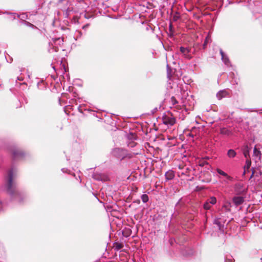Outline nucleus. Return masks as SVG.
<instances>
[{"label": "nucleus", "mask_w": 262, "mask_h": 262, "mask_svg": "<svg viewBox=\"0 0 262 262\" xmlns=\"http://www.w3.org/2000/svg\"><path fill=\"white\" fill-rule=\"evenodd\" d=\"M244 155L245 157L246 158V159H249L248 157H249V154L248 151H244Z\"/></svg>", "instance_id": "nucleus-28"}, {"label": "nucleus", "mask_w": 262, "mask_h": 262, "mask_svg": "<svg viewBox=\"0 0 262 262\" xmlns=\"http://www.w3.org/2000/svg\"><path fill=\"white\" fill-rule=\"evenodd\" d=\"M261 151L257 149V148L255 146L253 148V156L255 158V160H260L261 159Z\"/></svg>", "instance_id": "nucleus-9"}, {"label": "nucleus", "mask_w": 262, "mask_h": 262, "mask_svg": "<svg viewBox=\"0 0 262 262\" xmlns=\"http://www.w3.org/2000/svg\"><path fill=\"white\" fill-rule=\"evenodd\" d=\"M14 177V169L12 168L8 172V175L6 178L5 187L7 192L12 198H14L17 196H19L20 194L17 189L15 183L13 181Z\"/></svg>", "instance_id": "nucleus-1"}, {"label": "nucleus", "mask_w": 262, "mask_h": 262, "mask_svg": "<svg viewBox=\"0 0 262 262\" xmlns=\"http://www.w3.org/2000/svg\"><path fill=\"white\" fill-rule=\"evenodd\" d=\"M18 80H22L23 79H20L19 78H18Z\"/></svg>", "instance_id": "nucleus-42"}, {"label": "nucleus", "mask_w": 262, "mask_h": 262, "mask_svg": "<svg viewBox=\"0 0 262 262\" xmlns=\"http://www.w3.org/2000/svg\"><path fill=\"white\" fill-rule=\"evenodd\" d=\"M17 16L18 17H19L20 19L22 20H25V19L28 18V15L26 13H23V14H20V15H17ZM24 22H25V24L29 26H33V25L32 24H31V23H30L28 21H24Z\"/></svg>", "instance_id": "nucleus-16"}, {"label": "nucleus", "mask_w": 262, "mask_h": 262, "mask_svg": "<svg viewBox=\"0 0 262 262\" xmlns=\"http://www.w3.org/2000/svg\"><path fill=\"white\" fill-rule=\"evenodd\" d=\"M123 247V245L121 243H116L115 248L117 250H119Z\"/></svg>", "instance_id": "nucleus-24"}, {"label": "nucleus", "mask_w": 262, "mask_h": 262, "mask_svg": "<svg viewBox=\"0 0 262 262\" xmlns=\"http://www.w3.org/2000/svg\"><path fill=\"white\" fill-rule=\"evenodd\" d=\"M216 171H217V172L219 174H221V175L226 177L227 178V179L229 181H232L233 180V178L232 177H231V176H229L227 173H226L225 172H224L222 170L217 168L216 169Z\"/></svg>", "instance_id": "nucleus-12"}, {"label": "nucleus", "mask_w": 262, "mask_h": 262, "mask_svg": "<svg viewBox=\"0 0 262 262\" xmlns=\"http://www.w3.org/2000/svg\"><path fill=\"white\" fill-rule=\"evenodd\" d=\"M256 174V172H255V170L254 169V168H252V174L250 176V179H251L254 175V174Z\"/></svg>", "instance_id": "nucleus-30"}, {"label": "nucleus", "mask_w": 262, "mask_h": 262, "mask_svg": "<svg viewBox=\"0 0 262 262\" xmlns=\"http://www.w3.org/2000/svg\"><path fill=\"white\" fill-rule=\"evenodd\" d=\"M227 156L230 158H233L236 156V152L234 150L230 149L227 151Z\"/></svg>", "instance_id": "nucleus-17"}, {"label": "nucleus", "mask_w": 262, "mask_h": 262, "mask_svg": "<svg viewBox=\"0 0 262 262\" xmlns=\"http://www.w3.org/2000/svg\"><path fill=\"white\" fill-rule=\"evenodd\" d=\"M53 68L55 70V67H53Z\"/></svg>", "instance_id": "nucleus-45"}, {"label": "nucleus", "mask_w": 262, "mask_h": 262, "mask_svg": "<svg viewBox=\"0 0 262 262\" xmlns=\"http://www.w3.org/2000/svg\"><path fill=\"white\" fill-rule=\"evenodd\" d=\"M63 39L60 38L53 39V42H51V45L50 44V47L49 51L50 53L54 52H57L59 50L57 45H60L63 44Z\"/></svg>", "instance_id": "nucleus-3"}, {"label": "nucleus", "mask_w": 262, "mask_h": 262, "mask_svg": "<svg viewBox=\"0 0 262 262\" xmlns=\"http://www.w3.org/2000/svg\"><path fill=\"white\" fill-rule=\"evenodd\" d=\"M225 262H233V259L231 257H230V258L226 257L225 259Z\"/></svg>", "instance_id": "nucleus-29"}, {"label": "nucleus", "mask_w": 262, "mask_h": 262, "mask_svg": "<svg viewBox=\"0 0 262 262\" xmlns=\"http://www.w3.org/2000/svg\"><path fill=\"white\" fill-rule=\"evenodd\" d=\"M139 154V152H129L125 149L124 159H131L133 157H134L135 155H137Z\"/></svg>", "instance_id": "nucleus-13"}, {"label": "nucleus", "mask_w": 262, "mask_h": 262, "mask_svg": "<svg viewBox=\"0 0 262 262\" xmlns=\"http://www.w3.org/2000/svg\"><path fill=\"white\" fill-rule=\"evenodd\" d=\"M169 31L170 33V35H172L173 34V26L171 24H170L169 25Z\"/></svg>", "instance_id": "nucleus-27"}, {"label": "nucleus", "mask_w": 262, "mask_h": 262, "mask_svg": "<svg viewBox=\"0 0 262 262\" xmlns=\"http://www.w3.org/2000/svg\"><path fill=\"white\" fill-rule=\"evenodd\" d=\"M1 52H2V51H1V50H0V53H1Z\"/></svg>", "instance_id": "nucleus-46"}, {"label": "nucleus", "mask_w": 262, "mask_h": 262, "mask_svg": "<svg viewBox=\"0 0 262 262\" xmlns=\"http://www.w3.org/2000/svg\"><path fill=\"white\" fill-rule=\"evenodd\" d=\"M211 204L206 201L203 205V207L206 210H209L211 208Z\"/></svg>", "instance_id": "nucleus-23"}, {"label": "nucleus", "mask_w": 262, "mask_h": 262, "mask_svg": "<svg viewBox=\"0 0 262 262\" xmlns=\"http://www.w3.org/2000/svg\"><path fill=\"white\" fill-rule=\"evenodd\" d=\"M12 154L13 158L16 159L19 158H22L24 156V152L17 149H14L12 150Z\"/></svg>", "instance_id": "nucleus-7"}, {"label": "nucleus", "mask_w": 262, "mask_h": 262, "mask_svg": "<svg viewBox=\"0 0 262 262\" xmlns=\"http://www.w3.org/2000/svg\"><path fill=\"white\" fill-rule=\"evenodd\" d=\"M213 223L217 226L220 230H223L224 228V222L222 220L221 218L216 217L213 221Z\"/></svg>", "instance_id": "nucleus-6"}, {"label": "nucleus", "mask_w": 262, "mask_h": 262, "mask_svg": "<svg viewBox=\"0 0 262 262\" xmlns=\"http://www.w3.org/2000/svg\"><path fill=\"white\" fill-rule=\"evenodd\" d=\"M136 143L134 141H129L127 142V146L129 147H134L136 146Z\"/></svg>", "instance_id": "nucleus-25"}, {"label": "nucleus", "mask_w": 262, "mask_h": 262, "mask_svg": "<svg viewBox=\"0 0 262 262\" xmlns=\"http://www.w3.org/2000/svg\"><path fill=\"white\" fill-rule=\"evenodd\" d=\"M61 170H62L63 172H66V169H65V168H62V169H61Z\"/></svg>", "instance_id": "nucleus-37"}, {"label": "nucleus", "mask_w": 262, "mask_h": 262, "mask_svg": "<svg viewBox=\"0 0 262 262\" xmlns=\"http://www.w3.org/2000/svg\"><path fill=\"white\" fill-rule=\"evenodd\" d=\"M127 139H128L129 141H135L137 139V136L134 133H129V134L127 135Z\"/></svg>", "instance_id": "nucleus-18"}, {"label": "nucleus", "mask_w": 262, "mask_h": 262, "mask_svg": "<svg viewBox=\"0 0 262 262\" xmlns=\"http://www.w3.org/2000/svg\"><path fill=\"white\" fill-rule=\"evenodd\" d=\"M170 102L173 105L178 103V101L174 96L171 97L170 99Z\"/></svg>", "instance_id": "nucleus-26"}, {"label": "nucleus", "mask_w": 262, "mask_h": 262, "mask_svg": "<svg viewBox=\"0 0 262 262\" xmlns=\"http://www.w3.org/2000/svg\"><path fill=\"white\" fill-rule=\"evenodd\" d=\"M141 198L143 203L147 202L149 200L148 196L146 194H142Z\"/></svg>", "instance_id": "nucleus-22"}, {"label": "nucleus", "mask_w": 262, "mask_h": 262, "mask_svg": "<svg viewBox=\"0 0 262 262\" xmlns=\"http://www.w3.org/2000/svg\"><path fill=\"white\" fill-rule=\"evenodd\" d=\"M157 110V108H156V109H154V111Z\"/></svg>", "instance_id": "nucleus-43"}, {"label": "nucleus", "mask_w": 262, "mask_h": 262, "mask_svg": "<svg viewBox=\"0 0 262 262\" xmlns=\"http://www.w3.org/2000/svg\"><path fill=\"white\" fill-rule=\"evenodd\" d=\"M261 174H262V172L259 171L258 173L256 172L255 176L258 177V176H260Z\"/></svg>", "instance_id": "nucleus-32"}, {"label": "nucleus", "mask_w": 262, "mask_h": 262, "mask_svg": "<svg viewBox=\"0 0 262 262\" xmlns=\"http://www.w3.org/2000/svg\"><path fill=\"white\" fill-rule=\"evenodd\" d=\"M88 27V25H86L83 26L82 27V28H83V29H86Z\"/></svg>", "instance_id": "nucleus-34"}, {"label": "nucleus", "mask_w": 262, "mask_h": 262, "mask_svg": "<svg viewBox=\"0 0 262 262\" xmlns=\"http://www.w3.org/2000/svg\"><path fill=\"white\" fill-rule=\"evenodd\" d=\"M246 173V169H244V172H243V175H245Z\"/></svg>", "instance_id": "nucleus-38"}, {"label": "nucleus", "mask_w": 262, "mask_h": 262, "mask_svg": "<svg viewBox=\"0 0 262 262\" xmlns=\"http://www.w3.org/2000/svg\"><path fill=\"white\" fill-rule=\"evenodd\" d=\"M180 51L182 54H183V56L187 59H190L192 58V56L189 54L190 50L188 48H185L184 47H180Z\"/></svg>", "instance_id": "nucleus-5"}, {"label": "nucleus", "mask_w": 262, "mask_h": 262, "mask_svg": "<svg viewBox=\"0 0 262 262\" xmlns=\"http://www.w3.org/2000/svg\"><path fill=\"white\" fill-rule=\"evenodd\" d=\"M92 177L94 179L98 181L102 180V176L97 173H94L92 175Z\"/></svg>", "instance_id": "nucleus-19"}, {"label": "nucleus", "mask_w": 262, "mask_h": 262, "mask_svg": "<svg viewBox=\"0 0 262 262\" xmlns=\"http://www.w3.org/2000/svg\"><path fill=\"white\" fill-rule=\"evenodd\" d=\"M259 114H262V110H260L259 112Z\"/></svg>", "instance_id": "nucleus-39"}, {"label": "nucleus", "mask_w": 262, "mask_h": 262, "mask_svg": "<svg viewBox=\"0 0 262 262\" xmlns=\"http://www.w3.org/2000/svg\"><path fill=\"white\" fill-rule=\"evenodd\" d=\"M165 176L166 180H171L174 177V172L172 170H169L165 173Z\"/></svg>", "instance_id": "nucleus-15"}, {"label": "nucleus", "mask_w": 262, "mask_h": 262, "mask_svg": "<svg viewBox=\"0 0 262 262\" xmlns=\"http://www.w3.org/2000/svg\"><path fill=\"white\" fill-rule=\"evenodd\" d=\"M251 162L250 159H246L245 165L244 166V169H246V168L247 169H249L251 166Z\"/></svg>", "instance_id": "nucleus-21"}, {"label": "nucleus", "mask_w": 262, "mask_h": 262, "mask_svg": "<svg viewBox=\"0 0 262 262\" xmlns=\"http://www.w3.org/2000/svg\"><path fill=\"white\" fill-rule=\"evenodd\" d=\"M234 190L237 193L241 194L244 191V186L241 183H237L235 185Z\"/></svg>", "instance_id": "nucleus-8"}, {"label": "nucleus", "mask_w": 262, "mask_h": 262, "mask_svg": "<svg viewBox=\"0 0 262 262\" xmlns=\"http://www.w3.org/2000/svg\"><path fill=\"white\" fill-rule=\"evenodd\" d=\"M62 66H63V69H64V72H66V67H65V66L63 65Z\"/></svg>", "instance_id": "nucleus-36"}, {"label": "nucleus", "mask_w": 262, "mask_h": 262, "mask_svg": "<svg viewBox=\"0 0 262 262\" xmlns=\"http://www.w3.org/2000/svg\"><path fill=\"white\" fill-rule=\"evenodd\" d=\"M251 112H257L258 111L252 110V111H251Z\"/></svg>", "instance_id": "nucleus-41"}, {"label": "nucleus", "mask_w": 262, "mask_h": 262, "mask_svg": "<svg viewBox=\"0 0 262 262\" xmlns=\"http://www.w3.org/2000/svg\"><path fill=\"white\" fill-rule=\"evenodd\" d=\"M162 121L164 124L172 126L175 124L176 120L172 114L170 112H168L163 115Z\"/></svg>", "instance_id": "nucleus-2"}, {"label": "nucleus", "mask_w": 262, "mask_h": 262, "mask_svg": "<svg viewBox=\"0 0 262 262\" xmlns=\"http://www.w3.org/2000/svg\"><path fill=\"white\" fill-rule=\"evenodd\" d=\"M209 39V36H207L206 38L205 41L204 43V46H205L206 45L207 43V42H208V40Z\"/></svg>", "instance_id": "nucleus-31"}, {"label": "nucleus", "mask_w": 262, "mask_h": 262, "mask_svg": "<svg viewBox=\"0 0 262 262\" xmlns=\"http://www.w3.org/2000/svg\"><path fill=\"white\" fill-rule=\"evenodd\" d=\"M78 33H79V35H80V36L82 35V33H81V32H78Z\"/></svg>", "instance_id": "nucleus-40"}, {"label": "nucleus", "mask_w": 262, "mask_h": 262, "mask_svg": "<svg viewBox=\"0 0 262 262\" xmlns=\"http://www.w3.org/2000/svg\"><path fill=\"white\" fill-rule=\"evenodd\" d=\"M125 149L119 148L114 149L112 152L113 156L120 160L124 159Z\"/></svg>", "instance_id": "nucleus-4"}, {"label": "nucleus", "mask_w": 262, "mask_h": 262, "mask_svg": "<svg viewBox=\"0 0 262 262\" xmlns=\"http://www.w3.org/2000/svg\"><path fill=\"white\" fill-rule=\"evenodd\" d=\"M220 53L222 56V61L224 62V63L226 65L228 66L230 63V61L227 56L224 54V52L222 49H220Z\"/></svg>", "instance_id": "nucleus-10"}, {"label": "nucleus", "mask_w": 262, "mask_h": 262, "mask_svg": "<svg viewBox=\"0 0 262 262\" xmlns=\"http://www.w3.org/2000/svg\"><path fill=\"white\" fill-rule=\"evenodd\" d=\"M206 201L211 205H214L216 203V199L214 196H212L208 199Z\"/></svg>", "instance_id": "nucleus-20"}, {"label": "nucleus", "mask_w": 262, "mask_h": 262, "mask_svg": "<svg viewBox=\"0 0 262 262\" xmlns=\"http://www.w3.org/2000/svg\"><path fill=\"white\" fill-rule=\"evenodd\" d=\"M223 207H224L225 208L226 211H230V209L229 208H228L227 206H226L225 205Z\"/></svg>", "instance_id": "nucleus-33"}, {"label": "nucleus", "mask_w": 262, "mask_h": 262, "mask_svg": "<svg viewBox=\"0 0 262 262\" xmlns=\"http://www.w3.org/2000/svg\"><path fill=\"white\" fill-rule=\"evenodd\" d=\"M167 74H168V76H169V72H168L169 66H168V65H167Z\"/></svg>", "instance_id": "nucleus-35"}, {"label": "nucleus", "mask_w": 262, "mask_h": 262, "mask_svg": "<svg viewBox=\"0 0 262 262\" xmlns=\"http://www.w3.org/2000/svg\"><path fill=\"white\" fill-rule=\"evenodd\" d=\"M244 199L242 196H235L233 199V202L236 206H238L243 204Z\"/></svg>", "instance_id": "nucleus-11"}, {"label": "nucleus", "mask_w": 262, "mask_h": 262, "mask_svg": "<svg viewBox=\"0 0 262 262\" xmlns=\"http://www.w3.org/2000/svg\"><path fill=\"white\" fill-rule=\"evenodd\" d=\"M228 94L226 90H221L216 94V97L219 100L222 99Z\"/></svg>", "instance_id": "nucleus-14"}, {"label": "nucleus", "mask_w": 262, "mask_h": 262, "mask_svg": "<svg viewBox=\"0 0 262 262\" xmlns=\"http://www.w3.org/2000/svg\"><path fill=\"white\" fill-rule=\"evenodd\" d=\"M157 110V108H156V109H154V111Z\"/></svg>", "instance_id": "nucleus-44"}]
</instances>
